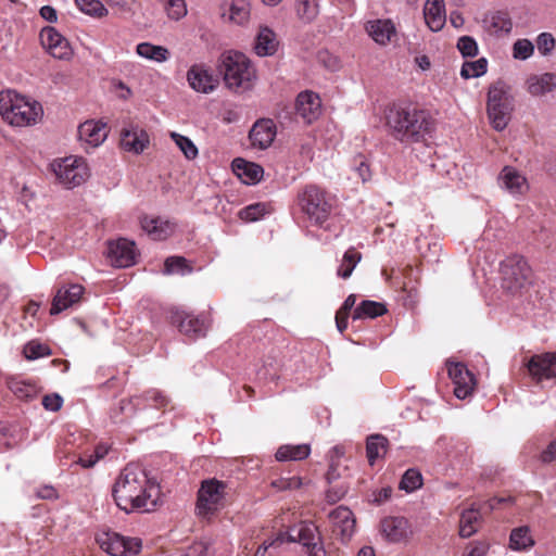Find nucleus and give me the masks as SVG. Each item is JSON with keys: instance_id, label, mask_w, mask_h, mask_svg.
Wrapping results in <instances>:
<instances>
[{"instance_id": "nucleus-1", "label": "nucleus", "mask_w": 556, "mask_h": 556, "mask_svg": "<svg viewBox=\"0 0 556 556\" xmlns=\"http://www.w3.org/2000/svg\"><path fill=\"white\" fill-rule=\"evenodd\" d=\"M112 495L117 507L125 513H149L156 508L160 488L138 465L128 464L116 478Z\"/></svg>"}, {"instance_id": "nucleus-2", "label": "nucleus", "mask_w": 556, "mask_h": 556, "mask_svg": "<svg viewBox=\"0 0 556 556\" xmlns=\"http://www.w3.org/2000/svg\"><path fill=\"white\" fill-rule=\"evenodd\" d=\"M386 118L392 136L403 143L419 142L433 130L431 114L413 105H393Z\"/></svg>"}, {"instance_id": "nucleus-3", "label": "nucleus", "mask_w": 556, "mask_h": 556, "mask_svg": "<svg viewBox=\"0 0 556 556\" xmlns=\"http://www.w3.org/2000/svg\"><path fill=\"white\" fill-rule=\"evenodd\" d=\"M299 542L308 548V556H325L317 527L311 522H301L289 532H278L266 539L254 556H276L285 543Z\"/></svg>"}, {"instance_id": "nucleus-4", "label": "nucleus", "mask_w": 556, "mask_h": 556, "mask_svg": "<svg viewBox=\"0 0 556 556\" xmlns=\"http://www.w3.org/2000/svg\"><path fill=\"white\" fill-rule=\"evenodd\" d=\"M0 115L12 126L28 127L41 121L43 110L38 101L8 89L0 92Z\"/></svg>"}, {"instance_id": "nucleus-5", "label": "nucleus", "mask_w": 556, "mask_h": 556, "mask_svg": "<svg viewBox=\"0 0 556 556\" xmlns=\"http://www.w3.org/2000/svg\"><path fill=\"white\" fill-rule=\"evenodd\" d=\"M515 111V97L510 85L498 79L490 85L486 93V115L496 131H503Z\"/></svg>"}, {"instance_id": "nucleus-6", "label": "nucleus", "mask_w": 556, "mask_h": 556, "mask_svg": "<svg viewBox=\"0 0 556 556\" xmlns=\"http://www.w3.org/2000/svg\"><path fill=\"white\" fill-rule=\"evenodd\" d=\"M298 204L307 218L323 225L333 208V198L316 185H307L298 193Z\"/></svg>"}, {"instance_id": "nucleus-7", "label": "nucleus", "mask_w": 556, "mask_h": 556, "mask_svg": "<svg viewBox=\"0 0 556 556\" xmlns=\"http://www.w3.org/2000/svg\"><path fill=\"white\" fill-rule=\"evenodd\" d=\"M532 270L525 257L510 255L500 264L502 289L513 295L521 293L531 283Z\"/></svg>"}, {"instance_id": "nucleus-8", "label": "nucleus", "mask_w": 556, "mask_h": 556, "mask_svg": "<svg viewBox=\"0 0 556 556\" xmlns=\"http://www.w3.org/2000/svg\"><path fill=\"white\" fill-rule=\"evenodd\" d=\"M228 491L229 488L224 481L215 478L202 481L198 491L197 514L200 517H210L224 508Z\"/></svg>"}, {"instance_id": "nucleus-9", "label": "nucleus", "mask_w": 556, "mask_h": 556, "mask_svg": "<svg viewBox=\"0 0 556 556\" xmlns=\"http://www.w3.org/2000/svg\"><path fill=\"white\" fill-rule=\"evenodd\" d=\"M220 71L229 89L244 87L253 76L249 59L241 52L229 51L223 54Z\"/></svg>"}, {"instance_id": "nucleus-10", "label": "nucleus", "mask_w": 556, "mask_h": 556, "mask_svg": "<svg viewBox=\"0 0 556 556\" xmlns=\"http://www.w3.org/2000/svg\"><path fill=\"white\" fill-rule=\"evenodd\" d=\"M52 170L58 181L67 189L81 185L89 177L85 160L73 155L54 161Z\"/></svg>"}, {"instance_id": "nucleus-11", "label": "nucleus", "mask_w": 556, "mask_h": 556, "mask_svg": "<svg viewBox=\"0 0 556 556\" xmlns=\"http://www.w3.org/2000/svg\"><path fill=\"white\" fill-rule=\"evenodd\" d=\"M102 551L111 556H135L141 551V540L126 538L116 532H102L97 535Z\"/></svg>"}, {"instance_id": "nucleus-12", "label": "nucleus", "mask_w": 556, "mask_h": 556, "mask_svg": "<svg viewBox=\"0 0 556 556\" xmlns=\"http://www.w3.org/2000/svg\"><path fill=\"white\" fill-rule=\"evenodd\" d=\"M498 187L514 198L523 197L529 190V182L523 173L514 166H504L497 176Z\"/></svg>"}, {"instance_id": "nucleus-13", "label": "nucleus", "mask_w": 556, "mask_h": 556, "mask_svg": "<svg viewBox=\"0 0 556 556\" xmlns=\"http://www.w3.org/2000/svg\"><path fill=\"white\" fill-rule=\"evenodd\" d=\"M526 366L529 375L536 382L556 379V353L547 352L533 355Z\"/></svg>"}, {"instance_id": "nucleus-14", "label": "nucleus", "mask_w": 556, "mask_h": 556, "mask_svg": "<svg viewBox=\"0 0 556 556\" xmlns=\"http://www.w3.org/2000/svg\"><path fill=\"white\" fill-rule=\"evenodd\" d=\"M39 38L45 50L53 58L61 60L68 59L72 54L68 41L54 27H43Z\"/></svg>"}, {"instance_id": "nucleus-15", "label": "nucleus", "mask_w": 556, "mask_h": 556, "mask_svg": "<svg viewBox=\"0 0 556 556\" xmlns=\"http://www.w3.org/2000/svg\"><path fill=\"white\" fill-rule=\"evenodd\" d=\"M447 372L455 388L454 394L457 399L464 400L471 395L476 380L473 375L462 363H448Z\"/></svg>"}, {"instance_id": "nucleus-16", "label": "nucleus", "mask_w": 556, "mask_h": 556, "mask_svg": "<svg viewBox=\"0 0 556 556\" xmlns=\"http://www.w3.org/2000/svg\"><path fill=\"white\" fill-rule=\"evenodd\" d=\"M380 529L391 543L407 542L414 535L412 525L404 517H387L382 519Z\"/></svg>"}, {"instance_id": "nucleus-17", "label": "nucleus", "mask_w": 556, "mask_h": 556, "mask_svg": "<svg viewBox=\"0 0 556 556\" xmlns=\"http://www.w3.org/2000/svg\"><path fill=\"white\" fill-rule=\"evenodd\" d=\"M84 291L85 288L79 283L63 285L58 288L52 300L50 314L58 315L77 304L80 301Z\"/></svg>"}, {"instance_id": "nucleus-18", "label": "nucleus", "mask_w": 556, "mask_h": 556, "mask_svg": "<svg viewBox=\"0 0 556 556\" xmlns=\"http://www.w3.org/2000/svg\"><path fill=\"white\" fill-rule=\"evenodd\" d=\"M108 258L115 267H129L134 265L136 260L135 243L124 238L110 242Z\"/></svg>"}, {"instance_id": "nucleus-19", "label": "nucleus", "mask_w": 556, "mask_h": 556, "mask_svg": "<svg viewBox=\"0 0 556 556\" xmlns=\"http://www.w3.org/2000/svg\"><path fill=\"white\" fill-rule=\"evenodd\" d=\"M172 321L178 326L180 332L192 338L205 336L208 327L204 318L193 317L185 311L173 312Z\"/></svg>"}, {"instance_id": "nucleus-20", "label": "nucleus", "mask_w": 556, "mask_h": 556, "mask_svg": "<svg viewBox=\"0 0 556 556\" xmlns=\"http://www.w3.org/2000/svg\"><path fill=\"white\" fill-rule=\"evenodd\" d=\"M169 404V399L160 390L151 389L142 395L132 396L126 404L122 402V409L126 410L127 405H131L135 410L147 409L153 407L156 409L165 408Z\"/></svg>"}, {"instance_id": "nucleus-21", "label": "nucleus", "mask_w": 556, "mask_h": 556, "mask_svg": "<svg viewBox=\"0 0 556 556\" xmlns=\"http://www.w3.org/2000/svg\"><path fill=\"white\" fill-rule=\"evenodd\" d=\"M365 30L380 46H387L396 36L395 25L389 18L370 20L365 24Z\"/></svg>"}, {"instance_id": "nucleus-22", "label": "nucleus", "mask_w": 556, "mask_h": 556, "mask_svg": "<svg viewBox=\"0 0 556 556\" xmlns=\"http://www.w3.org/2000/svg\"><path fill=\"white\" fill-rule=\"evenodd\" d=\"M295 110L305 124H311L320 115V99L314 92H301L296 98Z\"/></svg>"}, {"instance_id": "nucleus-23", "label": "nucleus", "mask_w": 556, "mask_h": 556, "mask_svg": "<svg viewBox=\"0 0 556 556\" xmlns=\"http://www.w3.org/2000/svg\"><path fill=\"white\" fill-rule=\"evenodd\" d=\"M276 137V125L273 119L262 118L257 121L249 132V139L253 147L264 150L268 148Z\"/></svg>"}, {"instance_id": "nucleus-24", "label": "nucleus", "mask_w": 556, "mask_h": 556, "mask_svg": "<svg viewBox=\"0 0 556 556\" xmlns=\"http://www.w3.org/2000/svg\"><path fill=\"white\" fill-rule=\"evenodd\" d=\"M108 137L106 125L99 121H86L78 127V138L90 148H97Z\"/></svg>"}, {"instance_id": "nucleus-25", "label": "nucleus", "mask_w": 556, "mask_h": 556, "mask_svg": "<svg viewBox=\"0 0 556 556\" xmlns=\"http://www.w3.org/2000/svg\"><path fill=\"white\" fill-rule=\"evenodd\" d=\"M149 144L147 131L138 126H130L123 129L121 134V146L127 152L141 153Z\"/></svg>"}, {"instance_id": "nucleus-26", "label": "nucleus", "mask_w": 556, "mask_h": 556, "mask_svg": "<svg viewBox=\"0 0 556 556\" xmlns=\"http://www.w3.org/2000/svg\"><path fill=\"white\" fill-rule=\"evenodd\" d=\"M330 521L342 540L350 539L354 532L355 519L353 513L345 506H339L329 514Z\"/></svg>"}, {"instance_id": "nucleus-27", "label": "nucleus", "mask_w": 556, "mask_h": 556, "mask_svg": "<svg viewBox=\"0 0 556 556\" xmlns=\"http://www.w3.org/2000/svg\"><path fill=\"white\" fill-rule=\"evenodd\" d=\"M556 89V74H532L526 80V90L532 97H543Z\"/></svg>"}, {"instance_id": "nucleus-28", "label": "nucleus", "mask_w": 556, "mask_h": 556, "mask_svg": "<svg viewBox=\"0 0 556 556\" xmlns=\"http://www.w3.org/2000/svg\"><path fill=\"white\" fill-rule=\"evenodd\" d=\"M190 87L197 92L210 93L217 85L214 76L202 66H192L187 73Z\"/></svg>"}, {"instance_id": "nucleus-29", "label": "nucleus", "mask_w": 556, "mask_h": 556, "mask_svg": "<svg viewBox=\"0 0 556 556\" xmlns=\"http://www.w3.org/2000/svg\"><path fill=\"white\" fill-rule=\"evenodd\" d=\"M424 16L427 26L432 31H439L446 22L445 4L443 0H427L424 7Z\"/></svg>"}, {"instance_id": "nucleus-30", "label": "nucleus", "mask_w": 556, "mask_h": 556, "mask_svg": "<svg viewBox=\"0 0 556 556\" xmlns=\"http://www.w3.org/2000/svg\"><path fill=\"white\" fill-rule=\"evenodd\" d=\"M232 168L235 174L247 185L257 184L264 174L261 165L240 157L232 161Z\"/></svg>"}, {"instance_id": "nucleus-31", "label": "nucleus", "mask_w": 556, "mask_h": 556, "mask_svg": "<svg viewBox=\"0 0 556 556\" xmlns=\"http://www.w3.org/2000/svg\"><path fill=\"white\" fill-rule=\"evenodd\" d=\"M278 48L276 34L268 27H262L254 42V51L258 56H269L275 54Z\"/></svg>"}, {"instance_id": "nucleus-32", "label": "nucleus", "mask_w": 556, "mask_h": 556, "mask_svg": "<svg viewBox=\"0 0 556 556\" xmlns=\"http://www.w3.org/2000/svg\"><path fill=\"white\" fill-rule=\"evenodd\" d=\"M142 229L153 240H164L170 236L175 229V225L169 220L162 218H143L141 222Z\"/></svg>"}, {"instance_id": "nucleus-33", "label": "nucleus", "mask_w": 556, "mask_h": 556, "mask_svg": "<svg viewBox=\"0 0 556 556\" xmlns=\"http://www.w3.org/2000/svg\"><path fill=\"white\" fill-rule=\"evenodd\" d=\"M5 383L10 391L20 400L30 401L38 394V388L31 381L11 376L7 378Z\"/></svg>"}, {"instance_id": "nucleus-34", "label": "nucleus", "mask_w": 556, "mask_h": 556, "mask_svg": "<svg viewBox=\"0 0 556 556\" xmlns=\"http://www.w3.org/2000/svg\"><path fill=\"white\" fill-rule=\"evenodd\" d=\"M311 447L307 444L281 445L276 452L278 462L302 460L308 457Z\"/></svg>"}, {"instance_id": "nucleus-35", "label": "nucleus", "mask_w": 556, "mask_h": 556, "mask_svg": "<svg viewBox=\"0 0 556 556\" xmlns=\"http://www.w3.org/2000/svg\"><path fill=\"white\" fill-rule=\"evenodd\" d=\"M481 520L480 513L475 508L464 510L459 521V535L462 538H470L478 530Z\"/></svg>"}, {"instance_id": "nucleus-36", "label": "nucleus", "mask_w": 556, "mask_h": 556, "mask_svg": "<svg viewBox=\"0 0 556 556\" xmlns=\"http://www.w3.org/2000/svg\"><path fill=\"white\" fill-rule=\"evenodd\" d=\"M534 545V540L530 535V529L527 526L516 528L509 536V547L513 551H525Z\"/></svg>"}, {"instance_id": "nucleus-37", "label": "nucleus", "mask_w": 556, "mask_h": 556, "mask_svg": "<svg viewBox=\"0 0 556 556\" xmlns=\"http://www.w3.org/2000/svg\"><path fill=\"white\" fill-rule=\"evenodd\" d=\"M387 312L386 306L376 301H363L353 313V319L376 318Z\"/></svg>"}, {"instance_id": "nucleus-38", "label": "nucleus", "mask_w": 556, "mask_h": 556, "mask_svg": "<svg viewBox=\"0 0 556 556\" xmlns=\"http://www.w3.org/2000/svg\"><path fill=\"white\" fill-rule=\"evenodd\" d=\"M137 53L147 60L159 63L165 62L169 58V52L162 46H155L150 42H141L137 46Z\"/></svg>"}, {"instance_id": "nucleus-39", "label": "nucleus", "mask_w": 556, "mask_h": 556, "mask_svg": "<svg viewBox=\"0 0 556 556\" xmlns=\"http://www.w3.org/2000/svg\"><path fill=\"white\" fill-rule=\"evenodd\" d=\"M387 444L388 440L381 434H372L367 439L366 453L370 465L386 453Z\"/></svg>"}, {"instance_id": "nucleus-40", "label": "nucleus", "mask_w": 556, "mask_h": 556, "mask_svg": "<svg viewBox=\"0 0 556 556\" xmlns=\"http://www.w3.org/2000/svg\"><path fill=\"white\" fill-rule=\"evenodd\" d=\"M229 20L238 25L248 22L250 17V3L248 0H231L228 9Z\"/></svg>"}, {"instance_id": "nucleus-41", "label": "nucleus", "mask_w": 556, "mask_h": 556, "mask_svg": "<svg viewBox=\"0 0 556 556\" xmlns=\"http://www.w3.org/2000/svg\"><path fill=\"white\" fill-rule=\"evenodd\" d=\"M169 137L187 160L192 161L197 159L199 150L189 137L180 135L176 131H170Z\"/></svg>"}, {"instance_id": "nucleus-42", "label": "nucleus", "mask_w": 556, "mask_h": 556, "mask_svg": "<svg viewBox=\"0 0 556 556\" xmlns=\"http://www.w3.org/2000/svg\"><path fill=\"white\" fill-rule=\"evenodd\" d=\"M362 255L354 248H350L343 255L341 264L338 268V276L343 279L349 278L356 265L359 263Z\"/></svg>"}, {"instance_id": "nucleus-43", "label": "nucleus", "mask_w": 556, "mask_h": 556, "mask_svg": "<svg viewBox=\"0 0 556 556\" xmlns=\"http://www.w3.org/2000/svg\"><path fill=\"white\" fill-rule=\"evenodd\" d=\"M295 12L303 23H311L318 15L317 0H296Z\"/></svg>"}, {"instance_id": "nucleus-44", "label": "nucleus", "mask_w": 556, "mask_h": 556, "mask_svg": "<svg viewBox=\"0 0 556 556\" xmlns=\"http://www.w3.org/2000/svg\"><path fill=\"white\" fill-rule=\"evenodd\" d=\"M170 20L179 21L187 14L185 0H157Z\"/></svg>"}, {"instance_id": "nucleus-45", "label": "nucleus", "mask_w": 556, "mask_h": 556, "mask_svg": "<svg viewBox=\"0 0 556 556\" xmlns=\"http://www.w3.org/2000/svg\"><path fill=\"white\" fill-rule=\"evenodd\" d=\"M269 213L268 205L266 203H253L250 204L239 212V217L248 223L256 222Z\"/></svg>"}, {"instance_id": "nucleus-46", "label": "nucleus", "mask_w": 556, "mask_h": 556, "mask_svg": "<svg viewBox=\"0 0 556 556\" xmlns=\"http://www.w3.org/2000/svg\"><path fill=\"white\" fill-rule=\"evenodd\" d=\"M78 9L92 17L106 16L109 11L100 0H75Z\"/></svg>"}, {"instance_id": "nucleus-47", "label": "nucleus", "mask_w": 556, "mask_h": 556, "mask_svg": "<svg viewBox=\"0 0 556 556\" xmlns=\"http://www.w3.org/2000/svg\"><path fill=\"white\" fill-rule=\"evenodd\" d=\"M488 62L484 58L472 62H465L460 70V75L465 79L480 77L485 74Z\"/></svg>"}, {"instance_id": "nucleus-48", "label": "nucleus", "mask_w": 556, "mask_h": 556, "mask_svg": "<svg viewBox=\"0 0 556 556\" xmlns=\"http://www.w3.org/2000/svg\"><path fill=\"white\" fill-rule=\"evenodd\" d=\"M422 485V476L416 469H408L402 477L400 488L406 492H414Z\"/></svg>"}, {"instance_id": "nucleus-49", "label": "nucleus", "mask_w": 556, "mask_h": 556, "mask_svg": "<svg viewBox=\"0 0 556 556\" xmlns=\"http://www.w3.org/2000/svg\"><path fill=\"white\" fill-rule=\"evenodd\" d=\"M191 268L188 266L187 261L182 256H170L165 260L164 273L165 274H188Z\"/></svg>"}, {"instance_id": "nucleus-50", "label": "nucleus", "mask_w": 556, "mask_h": 556, "mask_svg": "<svg viewBox=\"0 0 556 556\" xmlns=\"http://www.w3.org/2000/svg\"><path fill=\"white\" fill-rule=\"evenodd\" d=\"M533 53L534 45L529 39H518L513 45V58L516 60H528L533 55Z\"/></svg>"}, {"instance_id": "nucleus-51", "label": "nucleus", "mask_w": 556, "mask_h": 556, "mask_svg": "<svg viewBox=\"0 0 556 556\" xmlns=\"http://www.w3.org/2000/svg\"><path fill=\"white\" fill-rule=\"evenodd\" d=\"M490 26L496 31L508 34L513 28V22L507 13L496 12L490 16Z\"/></svg>"}, {"instance_id": "nucleus-52", "label": "nucleus", "mask_w": 556, "mask_h": 556, "mask_svg": "<svg viewBox=\"0 0 556 556\" xmlns=\"http://www.w3.org/2000/svg\"><path fill=\"white\" fill-rule=\"evenodd\" d=\"M539 52L543 55H549L556 47V39L551 33H541L535 40Z\"/></svg>"}, {"instance_id": "nucleus-53", "label": "nucleus", "mask_w": 556, "mask_h": 556, "mask_svg": "<svg viewBox=\"0 0 556 556\" xmlns=\"http://www.w3.org/2000/svg\"><path fill=\"white\" fill-rule=\"evenodd\" d=\"M24 354L27 359H36L50 354V350L47 345L29 342L24 348Z\"/></svg>"}, {"instance_id": "nucleus-54", "label": "nucleus", "mask_w": 556, "mask_h": 556, "mask_svg": "<svg viewBox=\"0 0 556 556\" xmlns=\"http://www.w3.org/2000/svg\"><path fill=\"white\" fill-rule=\"evenodd\" d=\"M457 48L464 56H475L478 53L477 41L469 36H463L457 41Z\"/></svg>"}, {"instance_id": "nucleus-55", "label": "nucleus", "mask_w": 556, "mask_h": 556, "mask_svg": "<svg viewBox=\"0 0 556 556\" xmlns=\"http://www.w3.org/2000/svg\"><path fill=\"white\" fill-rule=\"evenodd\" d=\"M271 485L279 491L294 490L302 485V481L299 477L279 478L274 480Z\"/></svg>"}, {"instance_id": "nucleus-56", "label": "nucleus", "mask_w": 556, "mask_h": 556, "mask_svg": "<svg viewBox=\"0 0 556 556\" xmlns=\"http://www.w3.org/2000/svg\"><path fill=\"white\" fill-rule=\"evenodd\" d=\"M62 404L63 399L56 393L45 395L42 399L43 407L50 412H58L62 407Z\"/></svg>"}, {"instance_id": "nucleus-57", "label": "nucleus", "mask_w": 556, "mask_h": 556, "mask_svg": "<svg viewBox=\"0 0 556 556\" xmlns=\"http://www.w3.org/2000/svg\"><path fill=\"white\" fill-rule=\"evenodd\" d=\"M355 173L363 182L368 181L371 177L369 165L362 156L355 160Z\"/></svg>"}, {"instance_id": "nucleus-58", "label": "nucleus", "mask_w": 556, "mask_h": 556, "mask_svg": "<svg viewBox=\"0 0 556 556\" xmlns=\"http://www.w3.org/2000/svg\"><path fill=\"white\" fill-rule=\"evenodd\" d=\"M489 551V544L485 542H475L471 548L466 552L463 556H486Z\"/></svg>"}, {"instance_id": "nucleus-59", "label": "nucleus", "mask_w": 556, "mask_h": 556, "mask_svg": "<svg viewBox=\"0 0 556 556\" xmlns=\"http://www.w3.org/2000/svg\"><path fill=\"white\" fill-rule=\"evenodd\" d=\"M39 13L43 20L50 23H55L58 21L56 10L51 5L41 7Z\"/></svg>"}, {"instance_id": "nucleus-60", "label": "nucleus", "mask_w": 556, "mask_h": 556, "mask_svg": "<svg viewBox=\"0 0 556 556\" xmlns=\"http://www.w3.org/2000/svg\"><path fill=\"white\" fill-rule=\"evenodd\" d=\"M541 458L544 463L556 460V440L548 444L547 448L542 453Z\"/></svg>"}, {"instance_id": "nucleus-61", "label": "nucleus", "mask_w": 556, "mask_h": 556, "mask_svg": "<svg viewBox=\"0 0 556 556\" xmlns=\"http://www.w3.org/2000/svg\"><path fill=\"white\" fill-rule=\"evenodd\" d=\"M206 546L203 543H195L188 548L185 556H205Z\"/></svg>"}, {"instance_id": "nucleus-62", "label": "nucleus", "mask_w": 556, "mask_h": 556, "mask_svg": "<svg viewBox=\"0 0 556 556\" xmlns=\"http://www.w3.org/2000/svg\"><path fill=\"white\" fill-rule=\"evenodd\" d=\"M99 459L94 456V454H90L88 456H81L77 459V464H79L84 468H91L93 467Z\"/></svg>"}, {"instance_id": "nucleus-63", "label": "nucleus", "mask_w": 556, "mask_h": 556, "mask_svg": "<svg viewBox=\"0 0 556 556\" xmlns=\"http://www.w3.org/2000/svg\"><path fill=\"white\" fill-rule=\"evenodd\" d=\"M450 23L455 28H460L464 26L465 18L463 17L462 13L458 11H452L450 13Z\"/></svg>"}, {"instance_id": "nucleus-64", "label": "nucleus", "mask_w": 556, "mask_h": 556, "mask_svg": "<svg viewBox=\"0 0 556 556\" xmlns=\"http://www.w3.org/2000/svg\"><path fill=\"white\" fill-rule=\"evenodd\" d=\"M355 302H356V296L354 294H350L345 299V301L343 302L342 306L340 307V309L338 312L349 315L350 311L355 305Z\"/></svg>"}]
</instances>
